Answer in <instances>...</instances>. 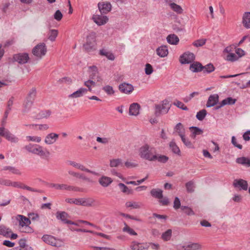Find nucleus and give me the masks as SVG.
Instances as JSON below:
<instances>
[{"mask_svg": "<svg viewBox=\"0 0 250 250\" xmlns=\"http://www.w3.org/2000/svg\"><path fill=\"white\" fill-rule=\"evenodd\" d=\"M119 89L122 93L129 94L134 90V87L131 84L128 83H123L119 86Z\"/></svg>", "mask_w": 250, "mask_h": 250, "instance_id": "nucleus-14", "label": "nucleus"}, {"mask_svg": "<svg viewBox=\"0 0 250 250\" xmlns=\"http://www.w3.org/2000/svg\"><path fill=\"white\" fill-rule=\"evenodd\" d=\"M96 205V200L92 198H80L79 206L87 207H93Z\"/></svg>", "mask_w": 250, "mask_h": 250, "instance_id": "nucleus-10", "label": "nucleus"}, {"mask_svg": "<svg viewBox=\"0 0 250 250\" xmlns=\"http://www.w3.org/2000/svg\"><path fill=\"white\" fill-rule=\"evenodd\" d=\"M206 39H201L197 40L193 42L192 44L195 47H201L205 44L206 42Z\"/></svg>", "mask_w": 250, "mask_h": 250, "instance_id": "nucleus-51", "label": "nucleus"}, {"mask_svg": "<svg viewBox=\"0 0 250 250\" xmlns=\"http://www.w3.org/2000/svg\"><path fill=\"white\" fill-rule=\"evenodd\" d=\"M195 55L193 53L186 52L180 56L179 61L182 64L189 63L195 60Z\"/></svg>", "mask_w": 250, "mask_h": 250, "instance_id": "nucleus-4", "label": "nucleus"}, {"mask_svg": "<svg viewBox=\"0 0 250 250\" xmlns=\"http://www.w3.org/2000/svg\"><path fill=\"white\" fill-rule=\"evenodd\" d=\"M154 159L151 161H158L159 162L166 163L168 159V158L167 156L165 155L157 154L156 152L154 153Z\"/></svg>", "mask_w": 250, "mask_h": 250, "instance_id": "nucleus-35", "label": "nucleus"}, {"mask_svg": "<svg viewBox=\"0 0 250 250\" xmlns=\"http://www.w3.org/2000/svg\"><path fill=\"white\" fill-rule=\"evenodd\" d=\"M99 54L101 56L106 57L109 60L114 61L115 59L114 54L111 52L107 51L105 49L100 50Z\"/></svg>", "mask_w": 250, "mask_h": 250, "instance_id": "nucleus-27", "label": "nucleus"}, {"mask_svg": "<svg viewBox=\"0 0 250 250\" xmlns=\"http://www.w3.org/2000/svg\"><path fill=\"white\" fill-rule=\"evenodd\" d=\"M140 105L137 103H133L130 105L129 114L130 115L137 116L139 113Z\"/></svg>", "mask_w": 250, "mask_h": 250, "instance_id": "nucleus-21", "label": "nucleus"}, {"mask_svg": "<svg viewBox=\"0 0 250 250\" xmlns=\"http://www.w3.org/2000/svg\"><path fill=\"white\" fill-rule=\"evenodd\" d=\"M111 4L109 2H102L98 3V8L102 14H107L111 9Z\"/></svg>", "mask_w": 250, "mask_h": 250, "instance_id": "nucleus-12", "label": "nucleus"}, {"mask_svg": "<svg viewBox=\"0 0 250 250\" xmlns=\"http://www.w3.org/2000/svg\"><path fill=\"white\" fill-rule=\"evenodd\" d=\"M225 59L228 61L233 62L238 61L239 60V57H237V55L233 52L232 53L227 54Z\"/></svg>", "mask_w": 250, "mask_h": 250, "instance_id": "nucleus-42", "label": "nucleus"}, {"mask_svg": "<svg viewBox=\"0 0 250 250\" xmlns=\"http://www.w3.org/2000/svg\"><path fill=\"white\" fill-rule=\"evenodd\" d=\"M5 138L8 141L12 143H17L18 142V138L16 137L14 135L10 132L8 130L6 134Z\"/></svg>", "mask_w": 250, "mask_h": 250, "instance_id": "nucleus-43", "label": "nucleus"}, {"mask_svg": "<svg viewBox=\"0 0 250 250\" xmlns=\"http://www.w3.org/2000/svg\"><path fill=\"white\" fill-rule=\"evenodd\" d=\"M65 184H51L50 187L54 188L58 190H64Z\"/></svg>", "mask_w": 250, "mask_h": 250, "instance_id": "nucleus-60", "label": "nucleus"}, {"mask_svg": "<svg viewBox=\"0 0 250 250\" xmlns=\"http://www.w3.org/2000/svg\"><path fill=\"white\" fill-rule=\"evenodd\" d=\"M171 235L172 230L171 229H169L162 234V238L163 240L166 241L169 240L171 238Z\"/></svg>", "mask_w": 250, "mask_h": 250, "instance_id": "nucleus-48", "label": "nucleus"}, {"mask_svg": "<svg viewBox=\"0 0 250 250\" xmlns=\"http://www.w3.org/2000/svg\"><path fill=\"white\" fill-rule=\"evenodd\" d=\"M153 69L152 65L149 63H146L145 66V73L146 75H150L152 73Z\"/></svg>", "mask_w": 250, "mask_h": 250, "instance_id": "nucleus-63", "label": "nucleus"}, {"mask_svg": "<svg viewBox=\"0 0 250 250\" xmlns=\"http://www.w3.org/2000/svg\"><path fill=\"white\" fill-rule=\"evenodd\" d=\"M68 165L72 166L74 167H75L77 169H80L82 171H86L89 173H93V172L86 168L83 165L78 163L74 161H69L67 162Z\"/></svg>", "mask_w": 250, "mask_h": 250, "instance_id": "nucleus-19", "label": "nucleus"}, {"mask_svg": "<svg viewBox=\"0 0 250 250\" xmlns=\"http://www.w3.org/2000/svg\"><path fill=\"white\" fill-rule=\"evenodd\" d=\"M56 217L58 219L61 220L64 223L72 224V221L68 220L69 215L64 211H58L56 213Z\"/></svg>", "mask_w": 250, "mask_h": 250, "instance_id": "nucleus-16", "label": "nucleus"}, {"mask_svg": "<svg viewBox=\"0 0 250 250\" xmlns=\"http://www.w3.org/2000/svg\"><path fill=\"white\" fill-rule=\"evenodd\" d=\"M87 89L84 88H80L76 91L69 95V98L73 99L82 97L83 95V94L87 92Z\"/></svg>", "mask_w": 250, "mask_h": 250, "instance_id": "nucleus-23", "label": "nucleus"}, {"mask_svg": "<svg viewBox=\"0 0 250 250\" xmlns=\"http://www.w3.org/2000/svg\"><path fill=\"white\" fill-rule=\"evenodd\" d=\"M169 5L170 8L177 14H181L183 13V10L180 5L174 2L169 3Z\"/></svg>", "mask_w": 250, "mask_h": 250, "instance_id": "nucleus-37", "label": "nucleus"}, {"mask_svg": "<svg viewBox=\"0 0 250 250\" xmlns=\"http://www.w3.org/2000/svg\"><path fill=\"white\" fill-rule=\"evenodd\" d=\"M233 185L240 189L246 190L248 189V184L246 181L243 179H235L233 181Z\"/></svg>", "mask_w": 250, "mask_h": 250, "instance_id": "nucleus-15", "label": "nucleus"}, {"mask_svg": "<svg viewBox=\"0 0 250 250\" xmlns=\"http://www.w3.org/2000/svg\"><path fill=\"white\" fill-rule=\"evenodd\" d=\"M103 90L108 95L113 94L114 91L112 86L106 85L103 87Z\"/></svg>", "mask_w": 250, "mask_h": 250, "instance_id": "nucleus-64", "label": "nucleus"}, {"mask_svg": "<svg viewBox=\"0 0 250 250\" xmlns=\"http://www.w3.org/2000/svg\"><path fill=\"white\" fill-rule=\"evenodd\" d=\"M150 194L153 197L159 199L163 197V191L159 188H153L150 191Z\"/></svg>", "mask_w": 250, "mask_h": 250, "instance_id": "nucleus-30", "label": "nucleus"}, {"mask_svg": "<svg viewBox=\"0 0 250 250\" xmlns=\"http://www.w3.org/2000/svg\"><path fill=\"white\" fill-rule=\"evenodd\" d=\"M170 108V104L167 100H164L162 102V104H158L155 106V114L157 116L160 115L161 114L167 113Z\"/></svg>", "mask_w": 250, "mask_h": 250, "instance_id": "nucleus-3", "label": "nucleus"}, {"mask_svg": "<svg viewBox=\"0 0 250 250\" xmlns=\"http://www.w3.org/2000/svg\"><path fill=\"white\" fill-rule=\"evenodd\" d=\"M37 146H38V145L29 144L24 146V149L28 152L35 154L37 150Z\"/></svg>", "mask_w": 250, "mask_h": 250, "instance_id": "nucleus-36", "label": "nucleus"}, {"mask_svg": "<svg viewBox=\"0 0 250 250\" xmlns=\"http://www.w3.org/2000/svg\"><path fill=\"white\" fill-rule=\"evenodd\" d=\"M11 233V230L4 226H0V235L6 237H9Z\"/></svg>", "mask_w": 250, "mask_h": 250, "instance_id": "nucleus-33", "label": "nucleus"}, {"mask_svg": "<svg viewBox=\"0 0 250 250\" xmlns=\"http://www.w3.org/2000/svg\"><path fill=\"white\" fill-rule=\"evenodd\" d=\"M26 139L28 142H34L36 143H40L42 140L41 137L39 136H28L26 137Z\"/></svg>", "mask_w": 250, "mask_h": 250, "instance_id": "nucleus-54", "label": "nucleus"}, {"mask_svg": "<svg viewBox=\"0 0 250 250\" xmlns=\"http://www.w3.org/2000/svg\"><path fill=\"white\" fill-rule=\"evenodd\" d=\"M189 69L193 72H201L203 70V66L201 63L196 62L190 65Z\"/></svg>", "mask_w": 250, "mask_h": 250, "instance_id": "nucleus-24", "label": "nucleus"}, {"mask_svg": "<svg viewBox=\"0 0 250 250\" xmlns=\"http://www.w3.org/2000/svg\"><path fill=\"white\" fill-rule=\"evenodd\" d=\"M236 102V100L232 98L231 97H228L224 100H223L221 103L220 106L216 107V109H218L221 107L225 105L226 104H235Z\"/></svg>", "mask_w": 250, "mask_h": 250, "instance_id": "nucleus-31", "label": "nucleus"}, {"mask_svg": "<svg viewBox=\"0 0 250 250\" xmlns=\"http://www.w3.org/2000/svg\"><path fill=\"white\" fill-rule=\"evenodd\" d=\"M35 154L39 156L42 158L48 159L50 155V152L47 148L38 145Z\"/></svg>", "mask_w": 250, "mask_h": 250, "instance_id": "nucleus-6", "label": "nucleus"}, {"mask_svg": "<svg viewBox=\"0 0 250 250\" xmlns=\"http://www.w3.org/2000/svg\"><path fill=\"white\" fill-rule=\"evenodd\" d=\"M4 170H8L10 171L11 173L17 174V175H21V172H20V170L12 167H4Z\"/></svg>", "mask_w": 250, "mask_h": 250, "instance_id": "nucleus-55", "label": "nucleus"}, {"mask_svg": "<svg viewBox=\"0 0 250 250\" xmlns=\"http://www.w3.org/2000/svg\"><path fill=\"white\" fill-rule=\"evenodd\" d=\"M122 160L120 159H113L110 160V166L111 167H118L122 165Z\"/></svg>", "mask_w": 250, "mask_h": 250, "instance_id": "nucleus-49", "label": "nucleus"}, {"mask_svg": "<svg viewBox=\"0 0 250 250\" xmlns=\"http://www.w3.org/2000/svg\"><path fill=\"white\" fill-rule=\"evenodd\" d=\"M16 219L19 221V225L21 227H27L31 223V221L28 218L22 215H18L16 216Z\"/></svg>", "mask_w": 250, "mask_h": 250, "instance_id": "nucleus-18", "label": "nucleus"}, {"mask_svg": "<svg viewBox=\"0 0 250 250\" xmlns=\"http://www.w3.org/2000/svg\"><path fill=\"white\" fill-rule=\"evenodd\" d=\"M60 82L62 83L70 84L72 83V80L68 77H63L59 80Z\"/></svg>", "mask_w": 250, "mask_h": 250, "instance_id": "nucleus-62", "label": "nucleus"}, {"mask_svg": "<svg viewBox=\"0 0 250 250\" xmlns=\"http://www.w3.org/2000/svg\"><path fill=\"white\" fill-rule=\"evenodd\" d=\"M95 82L92 80V79L85 81L84 83V85L88 88V91L90 92L92 91V87L95 86Z\"/></svg>", "mask_w": 250, "mask_h": 250, "instance_id": "nucleus-53", "label": "nucleus"}, {"mask_svg": "<svg viewBox=\"0 0 250 250\" xmlns=\"http://www.w3.org/2000/svg\"><path fill=\"white\" fill-rule=\"evenodd\" d=\"M32 52L34 56L37 58H42L47 52V47L45 44L43 42L38 44L33 48Z\"/></svg>", "mask_w": 250, "mask_h": 250, "instance_id": "nucleus-2", "label": "nucleus"}, {"mask_svg": "<svg viewBox=\"0 0 250 250\" xmlns=\"http://www.w3.org/2000/svg\"><path fill=\"white\" fill-rule=\"evenodd\" d=\"M51 114V112L49 110L41 111L39 113V116L41 118H47Z\"/></svg>", "mask_w": 250, "mask_h": 250, "instance_id": "nucleus-57", "label": "nucleus"}, {"mask_svg": "<svg viewBox=\"0 0 250 250\" xmlns=\"http://www.w3.org/2000/svg\"><path fill=\"white\" fill-rule=\"evenodd\" d=\"M65 202L67 203L71 204H75L76 205L79 206L80 204V198H66L65 200Z\"/></svg>", "mask_w": 250, "mask_h": 250, "instance_id": "nucleus-58", "label": "nucleus"}, {"mask_svg": "<svg viewBox=\"0 0 250 250\" xmlns=\"http://www.w3.org/2000/svg\"><path fill=\"white\" fill-rule=\"evenodd\" d=\"M132 250H147L149 245L147 243H141L137 241H133L130 245Z\"/></svg>", "mask_w": 250, "mask_h": 250, "instance_id": "nucleus-11", "label": "nucleus"}, {"mask_svg": "<svg viewBox=\"0 0 250 250\" xmlns=\"http://www.w3.org/2000/svg\"><path fill=\"white\" fill-rule=\"evenodd\" d=\"M123 231L128 233L131 235H137V233L126 224H125V227L123 229Z\"/></svg>", "mask_w": 250, "mask_h": 250, "instance_id": "nucleus-47", "label": "nucleus"}, {"mask_svg": "<svg viewBox=\"0 0 250 250\" xmlns=\"http://www.w3.org/2000/svg\"><path fill=\"white\" fill-rule=\"evenodd\" d=\"M169 146L171 150L176 154L180 155V150L179 147L176 145V143L172 141L169 144Z\"/></svg>", "mask_w": 250, "mask_h": 250, "instance_id": "nucleus-44", "label": "nucleus"}, {"mask_svg": "<svg viewBox=\"0 0 250 250\" xmlns=\"http://www.w3.org/2000/svg\"><path fill=\"white\" fill-rule=\"evenodd\" d=\"M37 91L35 88H32L29 92L26 98L31 100L33 101H34L36 96Z\"/></svg>", "mask_w": 250, "mask_h": 250, "instance_id": "nucleus-46", "label": "nucleus"}, {"mask_svg": "<svg viewBox=\"0 0 250 250\" xmlns=\"http://www.w3.org/2000/svg\"><path fill=\"white\" fill-rule=\"evenodd\" d=\"M14 61L18 62L20 64H24L28 62L29 57L27 53H19L13 55Z\"/></svg>", "mask_w": 250, "mask_h": 250, "instance_id": "nucleus-5", "label": "nucleus"}, {"mask_svg": "<svg viewBox=\"0 0 250 250\" xmlns=\"http://www.w3.org/2000/svg\"><path fill=\"white\" fill-rule=\"evenodd\" d=\"M236 162L248 167H250V159L248 158L242 157L237 159Z\"/></svg>", "mask_w": 250, "mask_h": 250, "instance_id": "nucleus-38", "label": "nucleus"}, {"mask_svg": "<svg viewBox=\"0 0 250 250\" xmlns=\"http://www.w3.org/2000/svg\"><path fill=\"white\" fill-rule=\"evenodd\" d=\"M167 42L170 44L173 45H176L179 42V39L177 35L175 34H170L169 35L167 38Z\"/></svg>", "mask_w": 250, "mask_h": 250, "instance_id": "nucleus-29", "label": "nucleus"}, {"mask_svg": "<svg viewBox=\"0 0 250 250\" xmlns=\"http://www.w3.org/2000/svg\"><path fill=\"white\" fill-rule=\"evenodd\" d=\"M33 101L31 100H29L27 98L25 99L24 103L23 104V111L24 112H26L28 111L30 108L31 107L33 103Z\"/></svg>", "mask_w": 250, "mask_h": 250, "instance_id": "nucleus-41", "label": "nucleus"}, {"mask_svg": "<svg viewBox=\"0 0 250 250\" xmlns=\"http://www.w3.org/2000/svg\"><path fill=\"white\" fill-rule=\"evenodd\" d=\"M143 206L142 203L136 201H127L125 203V206L126 208L130 209H139Z\"/></svg>", "mask_w": 250, "mask_h": 250, "instance_id": "nucleus-22", "label": "nucleus"}, {"mask_svg": "<svg viewBox=\"0 0 250 250\" xmlns=\"http://www.w3.org/2000/svg\"><path fill=\"white\" fill-rule=\"evenodd\" d=\"M138 152L141 158L149 161H151L155 158V149L147 144L141 146L139 149Z\"/></svg>", "mask_w": 250, "mask_h": 250, "instance_id": "nucleus-1", "label": "nucleus"}, {"mask_svg": "<svg viewBox=\"0 0 250 250\" xmlns=\"http://www.w3.org/2000/svg\"><path fill=\"white\" fill-rule=\"evenodd\" d=\"M174 104L177 106L178 107L184 110H188V108L181 102L179 101H176L174 103Z\"/></svg>", "mask_w": 250, "mask_h": 250, "instance_id": "nucleus-61", "label": "nucleus"}, {"mask_svg": "<svg viewBox=\"0 0 250 250\" xmlns=\"http://www.w3.org/2000/svg\"><path fill=\"white\" fill-rule=\"evenodd\" d=\"M92 20L97 25H102L107 22L108 18L106 16L94 15L92 17Z\"/></svg>", "mask_w": 250, "mask_h": 250, "instance_id": "nucleus-9", "label": "nucleus"}, {"mask_svg": "<svg viewBox=\"0 0 250 250\" xmlns=\"http://www.w3.org/2000/svg\"><path fill=\"white\" fill-rule=\"evenodd\" d=\"M182 142L183 143L188 147L192 148L193 147V145L190 141L188 140V139H187L185 137V136H183L181 137Z\"/></svg>", "mask_w": 250, "mask_h": 250, "instance_id": "nucleus-59", "label": "nucleus"}, {"mask_svg": "<svg viewBox=\"0 0 250 250\" xmlns=\"http://www.w3.org/2000/svg\"><path fill=\"white\" fill-rule=\"evenodd\" d=\"M174 131L181 137L185 135V129L183 125L179 123L176 125L174 128Z\"/></svg>", "mask_w": 250, "mask_h": 250, "instance_id": "nucleus-32", "label": "nucleus"}, {"mask_svg": "<svg viewBox=\"0 0 250 250\" xmlns=\"http://www.w3.org/2000/svg\"><path fill=\"white\" fill-rule=\"evenodd\" d=\"M215 70V67L212 63H209L205 66H203L204 73H210Z\"/></svg>", "mask_w": 250, "mask_h": 250, "instance_id": "nucleus-45", "label": "nucleus"}, {"mask_svg": "<svg viewBox=\"0 0 250 250\" xmlns=\"http://www.w3.org/2000/svg\"><path fill=\"white\" fill-rule=\"evenodd\" d=\"M121 191L125 193L129 194L132 193L131 190L129 189L127 186L123 183H120L118 185Z\"/></svg>", "mask_w": 250, "mask_h": 250, "instance_id": "nucleus-52", "label": "nucleus"}, {"mask_svg": "<svg viewBox=\"0 0 250 250\" xmlns=\"http://www.w3.org/2000/svg\"><path fill=\"white\" fill-rule=\"evenodd\" d=\"M42 239L45 243L51 246L58 247L59 245V240L52 235H44Z\"/></svg>", "mask_w": 250, "mask_h": 250, "instance_id": "nucleus-8", "label": "nucleus"}, {"mask_svg": "<svg viewBox=\"0 0 250 250\" xmlns=\"http://www.w3.org/2000/svg\"><path fill=\"white\" fill-rule=\"evenodd\" d=\"M84 49L88 52L95 50L96 47V40L93 36H88L86 42L84 44Z\"/></svg>", "mask_w": 250, "mask_h": 250, "instance_id": "nucleus-7", "label": "nucleus"}, {"mask_svg": "<svg viewBox=\"0 0 250 250\" xmlns=\"http://www.w3.org/2000/svg\"><path fill=\"white\" fill-rule=\"evenodd\" d=\"M189 130L192 133L191 137L193 138H195L196 135H201L203 132L202 129L195 126L190 127Z\"/></svg>", "mask_w": 250, "mask_h": 250, "instance_id": "nucleus-34", "label": "nucleus"}, {"mask_svg": "<svg viewBox=\"0 0 250 250\" xmlns=\"http://www.w3.org/2000/svg\"><path fill=\"white\" fill-rule=\"evenodd\" d=\"M202 246L199 243L189 242L182 246L183 250H197L201 249Z\"/></svg>", "mask_w": 250, "mask_h": 250, "instance_id": "nucleus-13", "label": "nucleus"}, {"mask_svg": "<svg viewBox=\"0 0 250 250\" xmlns=\"http://www.w3.org/2000/svg\"><path fill=\"white\" fill-rule=\"evenodd\" d=\"M157 54L161 57H165L168 54V51L167 46L163 45L156 50Z\"/></svg>", "mask_w": 250, "mask_h": 250, "instance_id": "nucleus-26", "label": "nucleus"}, {"mask_svg": "<svg viewBox=\"0 0 250 250\" xmlns=\"http://www.w3.org/2000/svg\"><path fill=\"white\" fill-rule=\"evenodd\" d=\"M99 182L103 187H106L112 182V180L110 177L103 176L99 179Z\"/></svg>", "mask_w": 250, "mask_h": 250, "instance_id": "nucleus-28", "label": "nucleus"}, {"mask_svg": "<svg viewBox=\"0 0 250 250\" xmlns=\"http://www.w3.org/2000/svg\"><path fill=\"white\" fill-rule=\"evenodd\" d=\"M186 187L188 192H193L195 188L194 182L192 181L187 182L186 184Z\"/></svg>", "mask_w": 250, "mask_h": 250, "instance_id": "nucleus-50", "label": "nucleus"}, {"mask_svg": "<svg viewBox=\"0 0 250 250\" xmlns=\"http://www.w3.org/2000/svg\"><path fill=\"white\" fill-rule=\"evenodd\" d=\"M59 135L55 133H50L46 135L44 139V142L47 145L54 144L58 139Z\"/></svg>", "mask_w": 250, "mask_h": 250, "instance_id": "nucleus-17", "label": "nucleus"}, {"mask_svg": "<svg viewBox=\"0 0 250 250\" xmlns=\"http://www.w3.org/2000/svg\"><path fill=\"white\" fill-rule=\"evenodd\" d=\"M218 101L219 96L218 94L211 95L208 99L206 105L207 107L214 106L218 102Z\"/></svg>", "mask_w": 250, "mask_h": 250, "instance_id": "nucleus-20", "label": "nucleus"}, {"mask_svg": "<svg viewBox=\"0 0 250 250\" xmlns=\"http://www.w3.org/2000/svg\"><path fill=\"white\" fill-rule=\"evenodd\" d=\"M90 75L89 77L91 79H94L95 77L98 74V68L96 66L93 65L89 67Z\"/></svg>", "mask_w": 250, "mask_h": 250, "instance_id": "nucleus-40", "label": "nucleus"}, {"mask_svg": "<svg viewBox=\"0 0 250 250\" xmlns=\"http://www.w3.org/2000/svg\"><path fill=\"white\" fill-rule=\"evenodd\" d=\"M207 114V111L205 109H202L197 112L196 115V118L199 120V121H202L204 118L205 117L206 115Z\"/></svg>", "mask_w": 250, "mask_h": 250, "instance_id": "nucleus-56", "label": "nucleus"}, {"mask_svg": "<svg viewBox=\"0 0 250 250\" xmlns=\"http://www.w3.org/2000/svg\"><path fill=\"white\" fill-rule=\"evenodd\" d=\"M242 24L247 28H250V12H245L242 18Z\"/></svg>", "mask_w": 250, "mask_h": 250, "instance_id": "nucleus-25", "label": "nucleus"}, {"mask_svg": "<svg viewBox=\"0 0 250 250\" xmlns=\"http://www.w3.org/2000/svg\"><path fill=\"white\" fill-rule=\"evenodd\" d=\"M58 35V31L56 29H51L49 30L48 35V39L53 42L55 40L56 37Z\"/></svg>", "mask_w": 250, "mask_h": 250, "instance_id": "nucleus-39", "label": "nucleus"}]
</instances>
